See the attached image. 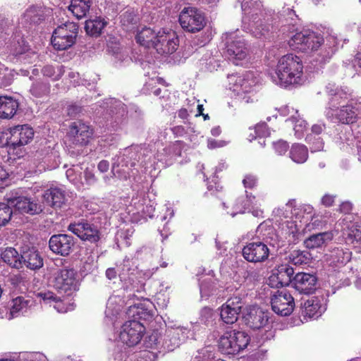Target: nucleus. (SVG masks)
Segmentation results:
<instances>
[{
    "mask_svg": "<svg viewBox=\"0 0 361 361\" xmlns=\"http://www.w3.org/2000/svg\"><path fill=\"white\" fill-rule=\"evenodd\" d=\"M302 70V61L298 56L286 54L279 60L275 71L271 73V79L275 84L284 87L300 85L304 82Z\"/></svg>",
    "mask_w": 361,
    "mask_h": 361,
    "instance_id": "obj_1",
    "label": "nucleus"
},
{
    "mask_svg": "<svg viewBox=\"0 0 361 361\" xmlns=\"http://www.w3.org/2000/svg\"><path fill=\"white\" fill-rule=\"evenodd\" d=\"M149 154V150L138 145L126 148L121 154L114 158L111 169L114 176L126 180L137 163L147 168L150 159V157L147 158Z\"/></svg>",
    "mask_w": 361,
    "mask_h": 361,
    "instance_id": "obj_2",
    "label": "nucleus"
},
{
    "mask_svg": "<svg viewBox=\"0 0 361 361\" xmlns=\"http://www.w3.org/2000/svg\"><path fill=\"white\" fill-rule=\"evenodd\" d=\"M326 117L342 124H353L361 118V101L350 99L345 105L331 106L325 111Z\"/></svg>",
    "mask_w": 361,
    "mask_h": 361,
    "instance_id": "obj_3",
    "label": "nucleus"
},
{
    "mask_svg": "<svg viewBox=\"0 0 361 361\" xmlns=\"http://www.w3.org/2000/svg\"><path fill=\"white\" fill-rule=\"evenodd\" d=\"M230 89L239 96L245 103L253 102L255 100V87L258 82L255 73L246 72L241 75H230L228 76Z\"/></svg>",
    "mask_w": 361,
    "mask_h": 361,
    "instance_id": "obj_4",
    "label": "nucleus"
},
{
    "mask_svg": "<svg viewBox=\"0 0 361 361\" xmlns=\"http://www.w3.org/2000/svg\"><path fill=\"white\" fill-rule=\"evenodd\" d=\"M250 341V336L245 331L231 330L219 338V350L226 355H236L245 349Z\"/></svg>",
    "mask_w": 361,
    "mask_h": 361,
    "instance_id": "obj_5",
    "label": "nucleus"
},
{
    "mask_svg": "<svg viewBox=\"0 0 361 361\" xmlns=\"http://www.w3.org/2000/svg\"><path fill=\"white\" fill-rule=\"evenodd\" d=\"M78 26L73 22H66L58 26L53 32L51 44L58 50L72 47L78 35Z\"/></svg>",
    "mask_w": 361,
    "mask_h": 361,
    "instance_id": "obj_6",
    "label": "nucleus"
},
{
    "mask_svg": "<svg viewBox=\"0 0 361 361\" xmlns=\"http://www.w3.org/2000/svg\"><path fill=\"white\" fill-rule=\"evenodd\" d=\"M178 21L185 32L191 33L201 31L206 25L204 13L194 6L184 7L180 12Z\"/></svg>",
    "mask_w": 361,
    "mask_h": 361,
    "instance_id": "obj_7",
    "label": "nucleus"
},
{
    "mask_svg": "<svg viewBox=\"0 0 361 361\" xmlns=\"http://www.w3.org/2000/svg\"><path fill=\"white\" fill-rule=\"evenodd\" d=\"M269 246L274 247V244L269 241L267 238L263 240H257L247 243L242 250L243 257L249 262H264L270 255Z\"/></svg>",
    "mask_w": 361,
    "mask_h": 361,
    "instance_id": "obj_8",
    "label": "nucleus"
},
{
    "mask_svg": "<svg viewBox=\"0 0 361 361\" xmlns=\"http://www.w3.org/2000/svg\"><path fill=\"white\" fill-rule=\"evenodd\" d=\"M102 108L106 110L107 122L112 128L116 130L126 123L128 111L122 102L109 98L103 102Z\"/></svg>",
    "mask_w": 361,
    "mask_h": 361,
    "instance_id": "obj_9",
    "label": "nucleus"
},
{
    "mask_svg": "<svg viewBox=\"0 0 361 361\" xmlns=\"http://www.w3.org/2000/svg\"><path fill=\"white\" fill-rule=\"evenodd\" d=\"M53 286L60 293L68 295L78 290L76 272L73 269H63L54 274Z\"/></svg>",
    "mask_w": 361,
    "mask_h": 361,
    "instance_id": "obj_10",
    "label": "nucleus"
},
{
    "mask_svg": "<svg viewBox=\"0 0 361 361\" xmlns=\"http://www.w3.org/2000/svg\"><path fill=\"white\" fill-rule=\"evenodd\" d=\"M145 332V327L140 321L130 319L121 326L118 338L123 344L131 347L140 342Z\"/></svg>",
    "mask_w": 361,
    "mask_h": 361,
    "instance_id": "obj_11",
    "label": "nucleus"
},
{
    "mask_svg": "<svg viewBox=\"0 0 361 361\" xmlns=\"http://www.w3.org/2000/svg\"><path fill=\"white\" fill-rule=\"evenodd\" d=\"M225 44L228 58L235 65L245 59L247 55V48L245 39L235 32L225 35Z\"/></svg>",
    "mask_w": 361,
    "mask_h": 361,
    "instance_id": "obj_12",
    "label": "nucleus"
},
{
    "mask_svg": "<svg viewBox=\"0 0 361 361\" xmlns=\"http://www.w3.org/2000/svg\"><path fill=\"white\" fill-rule=\"evenodd\" d=\"M271 305L275 313L286 317L293 312L295 301L292 295L287 290H277L271 298Z\"/></svg>",
    "mask_w": 361,
    "mask_h": 361,
    "instance_id": "obj_13",
    "label": "nucleus"
},
{
    "mask_svg": "<svg viewBox=\"0 0 361 361\" xmlns=\"http://www.w3.org/2000/svg\"><path fill=\"white\" fill-rule=\"evenodd\" d=\"M155 44L154 49L157 53L161 55L171 54L177 50L179 39L173 30L161 29L158 31Z\"/></svg>",
    "mask_w": 361,
    "mask_h": 361,
    "instance_id": "obj_14",
    "label": "nucleus"
},
{
    "mask_svg": "<svg viewBox=\"0 0 361 361\" xmlns=\"http://www.w3.org/2000/svg\"><path fill=\"white\" fill-rule=\"evenodd\" d=\"M68 229L81 240L91 243H96L101 238V233L97 226L85 219L70 224Z\"/></svg>",
    "mask_w": 361,
    "mask_h": 361,
    "instance_id": "obj_15",
    "label": "nucleus"
},
{
    "mask_svg": "<svg viewBox=\"0 0 361 361\" xmlns=\"http://www.w3.org/2000/svg\"><path fill=\"white\" fill-rule=\"evenodd\" d=\"M118 268V276L121 281L126 285V288L130 290H136L139 291V286L137 274L138 270L135 262L128 257H125L123 262L117 265Z\"/></svg>",
    "mask_w": 361,
    "mask_h": 361,
    "instance_id": "obj_16",
    "label": "nucleus"
},
{
    "mask_svg": "<svg viewBox=\"0 0 361 361\" xmlns=\"http://www.w3.org/2000/svg\"><path fill=\"white\" fill-rule=\"evenodd\" d=\"M192 335L191 331L185 326H169L166 331V338L163 345L169 351H173L179 347Z\"/></svg>",
    "mask_w": 361,
    "mask_h": 361,
    "instance_id": "obj_17",
    "label": "nucleus"
},
{
    "mask_svg": "<svg viewBox=\"0 0 361 361\" xmlns=\"http://www.w3.org/2000/svg\"><path fill=\"white\" fill-rule=\"evenodd\" d=\"M93 134L92 129L80 121L72 123L67 133L68 141L75 145H87Z\"/></svg>",
    "mask_w": 361,
    "mask_h": 361,
    "instance_id": "obj_18",
    "label": "nucleus"
},
{
    "mask_svg": "<svg viewBox=\"0 0 361 361\" xmlns=\"http://www.w3.org/2000/svg\"><path fill=\"white\" fill-rule=\"evenodd\" d=\"M34 137L33 129L28 125L16 126L10 129L7 145L13 149L28 144Z\"/></svg>",
    "mask_w": 361,
    "mask_h": 361,
    "instance_id": "obj_19",
    "label": "nucleus"
},
{
    "mask_svg": "<svg viewBox=\"0 0 361 361\" xmlns=\"http://www.w3.org/2000/svg\"><path fill=\"white\" fill-rule=\"evenodd\" d=\"M8 204L20 214L36 215L43 211V207L38 200L25 196L10 198Z\"/></svg>",
    "mask_w": 361,
    "mask_h": 361,
    "instance_id": "obj_20",
    "label": "nucleus"
},
{
    "mask_svg": "<svg viewBox=\"0 0 361 361\" xmlns=\"http://www.w3.org/2000/svg\"><path fill=\"white\" fill-rule=\"evenodd\" d=\"M293 285L299 293L310 295L317 289V278L312 274L299 272L293 278Z\"/></svg>",
    "mask_w": 361,
    "mask_h": 361,
    "instance_id": "obj_21",
    "label": "nucleus"
},
{
    "mask_svg": "<svg viewBox=\"0 0 361 361\" xmlns=\"http://www.w3.org/2000/svg\"><path fill=\"white\" fill-rule=\"evenodd\" d=\"M75 245L73 236L67 234L52 235L49 241L50 250L55 254L68 256Z\"/></svg>",
    "mask_w": 361,
    "mask_h": 361,
    "instance_id": "obj_22",
    "label": "nucleus"
},
{
    "mask_svg": "<svg viewBox=\"0 0 361 361\" xmlns=\"http://www.w3.org/2000/svg\"><path fill=\"white\" fill-rule=\"evenodd\" d=\"M269 313L260 307L250 308L244 316L245 324L252 329H260L269 326Z\"/></svg>",
    "mask_w": 361,
    "mask_h": 361,
    "instance_id": "obj_23",
    "label": "nucleus"
},
{
    "mask_svg": "<svg viewBox=\"0 0 361 361\" xmlns=\"http://www.w3.org/2000/svg\"><path fill=\"white\" fill-rule=\"evenodd\" d=\"M352 253L345 247H334L325 255L324 259L329 266L340 268L345 265L351 259Z\"/></svg>",
    "mask_w": 361,
    "mask_h": 361,
    "instance_id": "obj_24",
    "label": "nucleus"
},
{
    "mask_svg": "<svg viewBox=\"0 0 361 361\" xmlns=\"http://www.w3.org/2000/svg\"><path fill=\"white\" fill-rule=\"evenodd\" d=\"M154 305L149 300L130 305L126 314L129 318L137 321H149L154 317Z\"/></svg>",
    "mask_w": 361,
    "mask_h": 361,
    "instance_id": "obj_25",
    "label": "nucleus"
},
{
    "mask_svg": "<svg viewBox=\"0 0 361 361\" xmlns=\"http://www.w3.org/2000/svg\"><path fill=\"white\" fill-rule=\"evenodd\" d=\"M323 297H312L302 305V315L304 318L317 319L326 310Z\"/></svg>",
    "mask_w": 361,
    "mask_h": 361,
    "instance_id": "obj_26",
    "label": "nucleus"
},
{
    "mask_svg": "<svg viewBox=\"0 0 361 361\" xmlns=\"http://www.w3.org/2000/svg\"><path fill=\"white\" fill-rule=\"evenodd\" d=\"M43 198L53 208H61L66 201L65 190L59 187H51L46 190Z\"/></svg>",
    "mask_w": 361,
    "mask_h": 361,
    "instance_id": "obj_27",
    "label": "nucleus"
},
{
    "mask_svg": "<svg viewBox=\"0 0 361 361\" xmlns=\"http://www.w3.org/2000/svg\"><path fill=\"white\" fill-rule=\"evenodd\" d=\"M162 81L163 79L158 77L149 79L145 82L142 88L143 93L149 95L153 94L158 97L160 99H169L170 97L169 91L166 87H160L159 85Z\"/></svg>",
    "mask_w": 361,
    "mask_h": 361,
    "instance_id": "obj_28",
    "label": "nucleus"
},
{
    "mask_svg": "<svg viewBox=\"0 0 361 361\" xmlns=\"http://www.w3.org/2000/svg\"><path fill=\"white\" fill-rule=\"evenodd\" d=\"M293 268L288 264H281L270 278L271 281H276V286H286L292 281Z\"/></svg>",
    "mask_w": 361,
    "mask_h": 361,
    "instance_id": "obj_29",
    "label": "nucleus"
},
{
    "mask_svg": "<svg viewBox=\"0 0 361 361\" xmlns=\"http://www.w3.org/2000/svg\"><path fill=\"white\" fill-rule=\"evenodd\" d=\"M19 104L17 100L11 97H0V118L10 119L13 117L18 109Z\"/></svg>",
    "mask_w": 361,
    "mask_h": 361,
    "instance_id": "obj_30",
    "label": "nucleus"
},
{
    "mask_svg": "<svg viewBox=\"0 0 361 361\" xmlns=\"http://www.w3.org/2000/svg\"><path fill=\"white\" fill-rule=\"evenodd\" d=\"M279 228L281 237L284 238L289 244L295 243L298 235L295 221L291 219L284 221L281 219L279 222Z\"/></svg>",
    "mask_w": 361,
    "mask_h": 361,
    "instance_id": "obj_31",
    "label": "nucleus"
},
{
    "mask_svg": "<svg viewBox=\"0 0 361 361\" xmlns=\"http://www.w3.org/2000/svg\"><path fill=\"white\" fill-rule=\"evenodd\" d=\"M158 32H156L153 29L144 27L140 30H138L135 36L136 41L140 45L147 48H154L155 47V40Z\"/></svg>",
    "mask_w": 361,
    "mask_h": 361,
    "instance_id": "obj_32",
    "label": "nucleus"
},
{
    "mask_svg": "<svg viewBox=\"0 0 361 361\" xmlns=\"http://www.w3.org/2000/svg\"><path fill=\"white\" fill-rule=\"evenodd\" d=\"M252 204H256V197L252 194H248L238 197L233 207V208L227 212V214L231 215L233 217L237 214H243L247 209Z\"/></svg>",
    "mask_w": 361,
    "mask_h": 361,
    "instance_id": "obj_33",
    "label": "nucleus"
},
{
    "mask_svg": "<svg viewBox=\"0 0 361 361\" xmlns=\"http://www.w3.org/2000/svg\"><path fill=\"white\" fill-rule=\"evenodd\" d=\"M132 204L135 207L136 212L142 214L145 218L153 217L155 207L150 200L144 197H136L132 199Z\"/></svg>",
    "mask_w": 361,
    "mask_h": 361,
    "instance_id": "obj_34",
    "label": "nucleus"
},
{
    "mask_svg": "<svg viewBox=\"0 0 361 361\" xmlns=\"http://www.w3.org/2000/svg\"><path fill=\"white\" fill-rule=\"evenodd\" d=\"M22 265L35 270L43 266V259L39 253L35 250H28L21 254Z\"/></svg>",
    "mask_w": 361,
    "mask_h": 361,
    "instance_id": "obj_35",
    "label": "nucleus"
},
{
    "mask_svg": "<svg viewBox=\"0 0 361 361\" xmlns=\"http://www.w3.org/2000/svg\"><path fill=\"white\" fill-rule=\"evenodd\" d=\"M32 301L30 299H25L22 296L17 297L12 300L9 319L19 317L26 313L31 305Z\"/></svg>",
    "mask_w": 361,
    "mask_h": 361,
    "instance_id": "obj_36",
    "label": "nucleus"
},
{
    "mask_svg": "<svg viewBox=\"0 0 361 361\" xmlns=\"http://www.w3.org/2000/svg\"><path fill=\"white\" fill-rule=\"evenodd\" d=\"M107 21L102 17H95L86 20L85 29L87 35L92 37L99 36L107 25Z\"/></svg>",
    "mask_w": 361,
    "mask_h": 361,
    "instance_id": "obj_37",
    "label": "nucleus"
},
{
    "mask_svg": "<svg viewBox=\"0 0 361 361\" xmlns=\"http://www.w3.org/2000/svg\"><path fill=\"white\" fill-rule=\"evenodd\" d=\"M333 236L331 232H322L313 234L305 240V245L306 247L309 249L319 247L327 242L331 241Z\"/></svg>",
    "mask_w": 361,
    "mask_h": 361,
    "instance_id": "obj_38",
    "label": "nucleus"
},
{
    "mask_svg": "<svg viewBox=\"0 0 361 361\" xmlns=\"http://www.w3.org/2000/svg\"><path fill=\"white\" fill-rule=\"evenodd\" d=\"M91 5V0H71L68 9L78 19H81L86 16Z\"/></svg>",
    "mask_w": 361,
    "mask_h": 361,
    "instance_id": "obj_39",
    "label": "nucleus"
},
{
    "mask_svg": "<svg viewBox=\"0 0 361 361\" xmlns=\"http://www.w3.org/2000/svg\"><path fill=\"white\" fill-rule=\"evenodd\" d=\"M4 262L11 267L20 269L22 267L21 255L13 247H7L1 255Z\"/></svg>",
    "mask_w": 361,
    "mask_h": 361,
    "instance_id": "obj_40",
    "label": "nucleus"
},
{
    "mask_svg": "<svg viewBox=\"0 0 361 361\" xmlns=\"http://www.w3.org/2000/svg\"><path fill=\"white\" fill-rule=\"evenodd\" d=\"M289 156L294 162L303 164L308 159V149L305 145L295 143L291 146Z\"/></svg>",
    "mask_w": 361,
    "mask_h": 361,
    "instance_id": "obj_41",
    "label": "nucleus"
},
{
    "mask_svg": "<svg viewBox=\"0 0 361 361\" xmlns=\"http://www.w3.org/2000/svg\"><path fill=\"white\" fill-rule=\"evenodd\" d=\"M336 51L335 40L324 44L315 56L317 62L319 64H324L329 62Z\"/></svg>",
    "mask_w": 361,
    "mask_h": 361,
    "instance_id": "obj_42",
    "label": "nucleus"
},
{
    "mask_svg": "<svg viewBox=\"0 0 361 361\" xmlns=\"http://www.w3.org/2000/svg\"><path fill=\"white\" fill-rule=\"evenodd\" d=\"M307 30L297 32L289 40L290 47L302 52L308 51V46L305 43L307 37Z\"/></svg>",
    "mask_w": 361,
    "mask_h": 361,
    "instance_id": "obj_43",
    "label": "nucleus"
},
{
    "mask_svg": "<svg viewBox=\"0 0 361 361\" xmlns=\"http://www.w3.org/2000/svg\"><path fill=\"white\" fill-rule=\"evenodd\" d=\"M37 295L46 303H54V309L59 312H66L67 311V308L64 307L61 297L56 296L54 293L50 291L40 292Z\"/></svg>",
    "mask_w": 361,
    "mask_h": 361,
    "instance_id": "obj_44",
    "label": "nucleus"
},
{
    "mask_svg": "<svg viewBox=\"0 0 361 361\" xmlns=\"http://www.w3.org/2000/svg\"><path fill=\"white\" fill-rule=\"evenodd\" d=\"M215 279L212 276L202 277L200 279V291L202 298L207 299L216 291Z\"/></svg>",
    "mask_w": 361,
    "mask_h": 361,
    "instance_id": "obj_45",
    "label": "nucleus"
},
{
    "mask_svg": "<svg viewBox=\"0 0 361 361\" xmlns=\"http://www.w3.org/2000/svg\"><path fill=\"white\" fill-rule=\"evenodd\" d=\"M49 92V83L43 80L34 82L30 89V94L35 97H43L48 95Z\"/></svg>",
    "mask_w": 361,
    "mask_h": 361,
    "instance_id": "obj_46",
    "label": "nucleus"
},
{
    "mask_svg": "<svg viewBox=\"0 0 361 361\" xmlns=\"http://www.w3.org/2000/svg\"><path fill=\"white\" fill-rule=\"evenodd\" d=\"M310 259V252L299 250L292 251L288 255V262L297 266L308 264Z\"/></svg>",
    "mask_w": 361,
    "mask_h": 361,
    "instance_id": "obj_47",
    "label": "nucleus"
},
{
    "mask_svg": "<svg viewBox=\"0 0 361 361\" xmlns=\"http://www.w3.org/2000/svg\"><path fill=\"white\" fill-rule=\"evenodd\" d=\"M326 90L329 95L335 98L348 99L351 96V92L347 87H339L329 83L326 85Z\"/></svg>",
    "mask_w": 361,
    "mask_h": 361,
    "instance_id": "obj_48",
    "label": "nucleus"
},
{
    "mask_svg": "<svg viewBox=\"0 0 361 361\" xmlns=\"http://www.w3.org/2000/svg\"><path fill=\"white\" fill-rule=\"evenodd\" d=\"M24 17L30 23H39L44 18V10L42 7L31 6L26 10Z\"/></svg>",
    "mask_w": 361,
    "mask_h": 361,
    "instance_id": "obj_49",
    "label": "nucleus"
},
{
    "mask_svg": "<svg viewBox=\"0 0 361 361\" xmlns=\"http://www.w3.org/2000/svg\"><path fill=\"white\" fill-rule=\"evenodd\" d=\"M235 307H228L222 305L221 307L220 317L221 320L226 324H233L238 321L239 312H236Z\"/></svg>",
    "mask_w": 361,
    "mask_h": 361,
    "instance_id": "obj_50",
    "label": "nucleus"
},
{
    "mask_svg": "<svg viewBox=\"0 0 361 361\" xmlns=\"http://www.w3.org/2000/svg\"><path fill=\"white\" fill-rule=\"evenodd\" d=\"M241 3V8L245 14H257L260 11L262 4L260 0H238Z\"/></svg>",
    "mask_w": 361,
    "mask_h": 361,
    "instance_id": "obj_51",
    "label": "nucleus"
},
{
    "mask_svg": "<svg viewBox=\"0 0 361 361\" xmlns=\"http://www.w3.org/2000/svg\"><path fill=\"white\" fill-rule=\"evenodd\" d=\"M307 37L305 43L308 46V51L317 50L324 42L323 37L314 31L307 30Z\"/></svg>",
    "mask_w": 361,
    "mask_h": 361,
    "instance_id": "obj_52",
    "label": "nucleus"
},
{
    "mask_svg": "<svg viewBox=\"0 0 361 361\" xmlns=\"http://www.w3.org/2000/svg\"><path fill=\"white\" fill-rule=\"evenodd\" d=\"M42 73L44 76L52 78L54 80H58L64 73V67L58 66L56 68L51 65H47L42 69Z\"/></svg>",
    "mask_w": 361,
    "mask_h": 361,
    "instance_id": "obj_53",
    "label": "nucleus"
},
{
    "mask_svg": "<svg viewBox=\"0 0 361 361\" xmlns=\"http://www.w3.org/2000/svg\"><path fill=\"white\" fill-rule=\"evenodd\" d=\"M250 31L257 38H260L262 36H265L269 32L268 26L264 25L261 20L257 22L253 20L250 24Z\"/></svg>",
    "mask_w": 361,
    "mask_h": 361,
    "instance_id": "obj_54",
    "label": "nucleus"
},
{
    "mask_svg": "<svg viewBox=\"0 0 361 361\" xmlns=\"http://www.w3.org/2000/svg\"><path fill=\"white\" fill-rule=\"evenodd\" d=\"M8 203L0 202V226L6 225L11 219L13 211Z\"/></svg>",
    "mask_w": 361,
    "mask_h": 361,
    "instance_id": "obj_55",
    "label": "nucleus"
},
{
    "mask_svg": "<svg viewBox=\"0 0 361 361\" xmlns=\"http://www.w3.org/2000/svg\"><path fill=\"white\" fill-rule=\"evenodd\" d=\"M306 142L310 145L312 152H319L323 149L324 142L323 140L313 134H308L306 137Z\"/></svg>",
    "mask_w": 361,
    "mask_h": 361,
    "instance_id": "obj_56",
    "label": "nucleus"
},
{
    "mask_svg": "<svg viewBox=\"0 0 361 361\" xmlns=\"http://www.w3.org/2000/svg\"><path fill=\"white\" fill-rule=\"evenodd\" d=\"M111 52L116 63L128 62L130 60L128 51L123 48L118 47L112 48Z\"/></svg>",
    "mask_w": 361,
    "mask_h": 361,
    "instance_id": "obj_57",
    "label": "nucleus"
},
{
    "mask_svg": "<svg viewBox=\"0 0 361 361\" xmlns=\"http://www.w3.org/2000/svg\"><path fill=\"white\" fill-rule=\"evenodd\" d=\"M116 297H111L107 301L106 303V309L105 311L106 315L107 317L114 316L118 314L120 311V306L116 305H114V302H116Z\"/></svg>",
    "mask_w": 361,
    "mask_h": 361,
    "instance_id": "obj_58",
    "label": "nucleus"
},
{
    "mask_svg": "<svg viewBox=\"0 0 361 361\" xmlns=\"http://www.w3.org/2000/svg\"><path fill=\"white\" fill-rule=\"evenodd\" d=\"M307 123L302 119H297L295 121V135L297 138L300 139L304 136V133L307 130Z\"/></svg>",
    "mask_w": 361,
    "mask_h": 361,
    "instance_id": "obj_59",
    "label": "nucleus"
},
{
    "mask_svg": "<svg viewBox=\"0 0 361 361\" xmlns=\"http://www.w3.org/2000/svg\"><path fill=\"white\" fill-rule=\"evenodd\" d=\"M223 305L228 307H235L237 309L236 312L240 313L243 307L242 299L239 296H233L229 298Z\"/></svg>",
    "mask_w": 361,
    "mask_h": 361,
    "instance_id": "obj_60",
    "label": "nucleus"
},
{
    "mask_svg": "<svg viewBox=\"0 0 361 361\" xmlns=\"http://www.w3.org/2000/svg\"><path fill=\"white\" fill-rule=\"evenodd\" d=\"M255 133L256 136L259 137H266L270 135L267 125L264 122L259 123L255 126Z\"/></svg>",
    "mask_w": 361,
    "mask_h": 361,
    "instance_id": "obj_61",
    "label": "nucleus"
},
{
    "mask_svg": "<svg viewBox=\"0 0 361 361\" xmlns=\"http://www.w3.org/2000/svg\"><path fill=\"white\" fill-rule=\"evenodd\" d=\"M275 152L279 155H283L289 148L288 143L284 140H280L273 143Z\"/></svg>",
    "mask_w": 361,
    "mask_h": 361,
    "instance_id": "obj_62",
    "label": "nucleus"
},
{
    "mask_svg": "<svg viewBox=\"0 0 361 361\" xmlns=\"http://www.w3.org/2000/svg\"><path fill=\"white\" fill-rule=\"evenodd\" d=\"M258 178L253 174H246L243 180V184L245 188L252 189L257 186Z\"/></svg>",
    "mask_w": 361,
    "mask_h": 361,
    "instance_id": "obj_63",
    "label": "nucleus"
},
{
    "mask_svg": "<svg viewBox=\"0 0 361 361\" xmlns=\"http://www.w3.org/2000/svg\"><path fill=\"white\" fill-rule=\"evenodd\" d=\"M78 166L76 168H71L66 172L67 178L72 183H76L80 177L81 172L78 170Z\"/></svg>",
    "mask_w": 361,
    "mask_h": 361,
    "instance_id": "obj_64",
    "label": "nucleus"
}]
</instances>
